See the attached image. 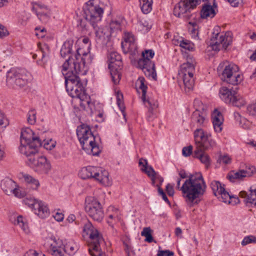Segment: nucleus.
I'll use <instances>...</instances> for the list:
<instances>
[{"label": "nucleus", "mask_w": 256, "mask_h": 256, "mask_svg": "<svg viewBox=\"0 0 256 256\" xmlns=\"http://www.w3.org/2000/svg\"><path fill=\"white\" fill-rule=\"evenodd\" d=\"M9 34L8 30L2 24H0V38H2L8 36Z\"/></svg>", "instance_id": "obj_61"}, {"label": "nucleus", "mask_w": 256, "mask_h": 256, "mask_svg": "<svg viewBox=\"0 0 256 256\" xmlns=\"http://www.w3.org/2000/svg\"><path fill=\"white\" fill-rule=\"evenodd\" d=\"M96 40L98 44H106L110 40V34L106 28H98L95 32Z\"/></svg>", "instance_id": "obj_24"}, {"label": "nucleus", "mask_w": 256, "mask_h": 256, "mask_svg": "<svg viewBox=\"0 0 256 256\" xmlns=\"http://www.w3.org/2000/svg\"><path fill=\"white\" fill-rule=\"evenodd\" d=\"M85 210L88 216L94 221L100 222L104 218L103 208L96 198L88 196L85 200Z\"/></svg>", "instance_id": "obj_11"}, {"label": "nucleus", "mask_w": 256, "mask_h": 256, "mask_svg": "<svg viewBox=\"0 0 256 256\" xmlns=\"http://www.w3.org/2000/svg\"><path fill=\"white\" fill-rule=\"evenodd\" d=\"M76 134L82 149L88 154L98 156L101 150L96 142V138L92 132L90 126L82 124L78 126Z\"/></svg>", "instance_id": "obj_5"}, {"label": "nucleus", "mask_w": 256, "mask_h": 256, "mask_svg": "<svg viewBox=\"0 0 256 256\" xmlns=\"http://www.w3.org/2000/svg\"><path fill=\"white\" fill-rule=\"evenodd\" d=\"M206 185L200 172H196L188 176L182 186L181 191L184 198L188 202L193 203L204 194Z\"/></svg>", "instance_id": "obj_2"}, {"label": "nucleus", "mask_w": 256, "mask_h": 256, "mask_svg": "<svg viewBox=\"0 0 256 256\" xmlns=\"http://www.w3.org/2000/svg\"><path fill=\"white\" fill-rule=\"evenodd\" d=\"M250 171L240 170L237 172L234 171L230 172L227 176V178L232 182H234L236 180H241L244 177L250 176L255 171L256 168L254 166L249 168Z\"/></svg>", "instance_id": "obj_22"}, {"label": "nucleus", "mask_w": 256, "mask_h": 256, "mask_svg": "<svg viewBox=\"0 0 256 256\" xmlns=\"http://www.w3.org/2000/svg\"><path fill=\"white\" fill-rule=\"evenodd\" d=\"M156 186L158 188V192L160 196H161L162 198V199L167 202H169V200L168 198H167L166 194L164 192L162 189L160 187L159 185H156Z\"/></svg>", "instance_id": "obj_62"}, {"label": "nucleus", "mask_w": 256, "mask_h": 256, "mask_svg": "<svg viewBox=\"0 0 256 256\" xmlns=\"http://www.w3.org/2000/svg\"><path fill=\"white\" fill-rule=\"evenodd\" d=\"M84 17L95 29L96 26V23L102 20L104 12L103 8L88 1L84 8Z\"/></svg>", "instance_id": "obj_14"}, {"label": "nucleus", "mask_w": 256, "mask_h": 256, "mask_svg": "<svg viewBox=\"0 0 256 256\" xmlns=\"http://www.w3.org/2000/svg\"><path fill=\"white\" fill-rule=\"evenodd\" d=\"M141 235L146 237L145 240L147 242H152L154 240L152 230L150 227L144 228L141 232Z\"/></svg>", "instance_id": "obj_45"}, {"label": "nucleus", "mask_w": 256, "mask_h": 256, "mask_svg": "<svg viewBox=\"0 0 256 256\" xmlns=\"http://www.w3.org/2000/svg\"><path fill=\"white\" fill-rule=\"evenodd\" d=\"M246 112L250 116H256V102L247 106Z\"/></svg>", "instance_id": "obj_50"}, {"label": "nucleus", "mask_w": 256, "mask_h": 256, "mask_svg": "<svg viewBox=\"0 0 256 256\" xmlns=\"http://www.w3.org/2000/svg\"><path fill=\"white\" fill-rule=\"evenodd\" d=\"M26 162L29 166L39 174H48L52 168L50 162L44 156L30 157Z\"/></svg>", "instance_id": "obj_15"}, {"label": "nucleus", "mask_w": 256, "mask_h": 256, "mask_svg": "<svg viewBox=\"0 0 256 256\" xmlns=\"http://www.w3.org/2000/svg\"><path fill=\"white\" fill-rule=\"evenodd\" d=\"M212 4H205L203 5L200 12L202 18H206L208 17L214 18L216 14L217 4L215 0H212Z\"/></svg>", "instance_id": "obj_26"}, {"label": "nucleus", "mask_w": 256, "mask_h": 256, "mask_svg": "<svg viewBox=\"0 0 256 256\" xmlns=\"http://www.w3.org/2000/svg\"><path fill=\"white\" fill-rule=\"evenodd\" d=\"M218 72L221 74V79L232 85H237L242 80V76L238 74V67L234 64L224 62L220 64L218 68Z\"/></svg>", "instance_id": "obj_6"}, {"label": "nucleus", "mask_w": 256, "mask_h": 256, "mask_svg": "<svg viewBox=\"0 0 256 256\" xmlns=\"http://www.w3.org/2000/svg\"><path fill=\"white\" fill-rule=\"evenodd\" d=\"M250 243H256V237L252 235L245 236L242 240L241 244L244 246Z\"/></svg>", "instance_id": "obj_49"}, {"label": "nucleus", "mask_w": 256, "mask_h": 256, "mask_svg": "<svg viewBox=\"0 0 256 256\" xmlns=\"http://www.w3.org/2000/svg\"><path fill=\"white\" fill-rule=\"evenodd\" d=\"M195 143L196 148L194 151V156L198 158L202 163L205 164L206 168H208L210 164V158L204 152L212 149L216 146L215 142L214 140V144L208 148H205V145L202 142Z\"/></svg>", "instance_id": "obj_18"}, {"label": "nucleus", "mask_w": 256, "mask_h": 256, "mask_svg": "<svg viewBox=\"0 0 256 256\" xmlns=\"http://www.w3.org/2000/svg\"><path fill=\"white\" fill-rule=\"evenodd\" d=\"M64 250L69 254H74L77 250V246L75 244H67L64 247Z\"/></svg>", "instance_id": "obj_48"}, {"label": "nucleus", "mask_w": 256, "mask_h": 256, "mask_svg": "<svg viewBox=\"0 0 256 256\" xmlns=\"http://www.w3.org/2000/svg\"><path fill=\"white\" fill-rule=\"evenodd\" d=\"M110 70V75L114 83L116 84H118L120 80L121 75L120 72V70L121 68L116 67L115 68H109Z\"/></svg>", "instance_id": "obj_43"}, {"label": "nucleus", "mask_w": 256, "mask_h": 256, "mask_svg": "<svg viewBox=\"0 0 256 256\" xmlns=\"http://www.w3.org/2000/svg\"><path fill=\"white\" fill-rule=\"evenodd\" d=\"M0 186L4 193L10 196L14 190V188L16 187V184L13 180L10 178H6L2 181Z\"/></svg>", "instance_id": "obj_30"}, {"label": "nucleus", "mask_w": 256, "mask_h": 256, "mask_svg": "<svg viewBox=\"0 0 256 256\" xmlns=\"http://www.w3.org/2000/svg\"><path fill=\"white\" fill-rule=\"evenodd\" d=\"M240 196L244 198V202L256 206V188L254 190H250L249 193L242 191L240 192Z\"/></svg>", "instance_id": "obj_33"}, {"label": "nucleus", "mask_w": 256, "mask_h": 256, "mask_svg": "<svg viewBox=\"0 0 256 256\" xmlns=\"http://www.w3.org/2000/svg\"><path fill=\"white\" fill-rule=\"evenodd\" d=\"M219 26L214 28V32H213V36L210 39V46L212 50L219 51L221 49L226 50L232 42V37L230 32H226L225 34L220 33Z\"/></svg>", "instance_id": "obj_12"}, {"label": "nucleus", "mask_w": 256, "mask_h": 256, "mask_svg": "<svg viewBox=\"0 0 256 256\" xmlns=\"http://www.w3.org/2000/svg\"><path fill=\"white\" fill-rule=\"evenodd\" d=\"M192 146L184 147L182 150V154L185 156H188L192 154Z\"/></svg>", "instance_id": "obj_59"}, {"label": "nucleus", "mask_w": 256, "mask_h": 256, "mask_svg": "<svg viewBox=\"0 0 256 256\" xmlns=\"http://www.w3.org/2000/svg\"><path fill=\"white\" fill-rule=\"evenodd\" d=\"M210 188L215 196H218L219 199L222 202L226 203H230V200L232 198L234 199V202L237 203L239 200L238 198H235L230 196L229 193L226 190L224 185L222 184L219 181L212 180L210 182Z\"/></svg>", "instance_id": "obj_16"}, {"label": "nucleus", "mask_w": 256, "mask_h": 256, "mask_svg": "<svg viewBox=\"0 0 256 256\" xmlns=\"http://www.w3.org/2000/svg\"><path fill=\"white\" fill-rule=\"evenodd\" d=\"M108 68H122V62L121 56L116 52H112L108 56Z\"/></svg>", "instance_id": "obj_29"}, {"label": "nucleus", "mask_w": 256, "mask_h": 256, "mask_svg": "<svg viewBox=\"0 0 256 256\" xmlns=\"http://www.w3.org/2000/svg\"><path fill=\"white\" fill-rule=\"evenodd\" d=\"M32 78L31 74L25 69L12 68L6 74V84L14 88H22Z\"/></svg>", "instance_id": "obj_7"}, {"label": "nucleus", "mask_w": 256, "mask_h": 256, "mask_svg": "<svg viewBox=\"0 0 256 256\" xmlns=\"http://www.w3.org/2000/svg\"><path fill=\"white\" fill-rule=\"evenodd\" d=\"M180 47L186 50H190L193 48L192 44L190 42L186 40H182L179 42Z\"/></svg>", "instance_id": "obj_51"}, {"label": "nucleus", "mask_w": 256, "mask_h": 256, "mask_svg": "<svg viewBox=\"0 0 256 256\" xmlns=\"http://www.w3.org/2000/svg\"><path fill=\"white\" fill-rule=\"evenodd\" d=\"M246 103L245 99L242 96L236 94L234 96L232 100V102L230 103V104L240 108L245 106Z\"/></svg>", "instance_id": "obj_38"}, {"label": "nucleus", "mask_w": 256, "mask_h": 256, "mask_svg": "<svg viewBox=\"0 0 256 256\" xmlns=\"http://www.w3.org/2000/svg\"><path fill=\"white\" fill-rule=\"evenodd\" d=\"M38 201V200H36L34 198H26L24 200V204L28 206L30 208H31L32 210L34 207V204Z\"/></svg>", "instance_id": "obj_54"}, {"label": "nucleus", "mask_w": 256, "mask_h": 256, "mask_svg": "<svg viewBox=\"0 0 256 256\" xmlns=\"http://www.w3.org/2000/svg\"><path fill=\"white\" fill-rule=\"evenodd\" d=\"M208 120L204 112L196 110L191 116V127L196 128L194 131L195 142H203L205 148H208L214 144V140L210 134L204 133L202 128L206 126Z\"/></svg>", "instance_id": "obj_3"}, {"label": "nucleus", "mask_w": 256, "mask_h": 256, "mask_svg": "<svg viewBox=\"0 0 256 256\" xmlns=\"http://www.w3.org/2000/svg\"><path fill=\"white\" fill-rule=\"evenodd\" d=\"M82 49L80 48H76V46H74V42L72 40H68L65 42L60 50V54L62 57L65 58L66 56L70 54L68 60L64 63L62 66V74H63L64 66L68 62V66L66 68V72H68L70 70L74 72L75 73L76 70L73 68L74 63L76 61H78V63L82 64L84 61H87L88 58L89 56H87V55H89L92 58V62L93 60V56L90 53H82Z\"/></svg>", "instance_id": "obj_4"}, {"label": "nucleus", "mask_w": 256, "mask_h": 256, "mask_svg": "<svg viewBox=\"0 0 256 256\" xmlns=\"http://www.w3.org/2000/svg\"><path fill=\"white\" fill-rule=\"evenodd\" d=\"M139 166L140 167V170L143 171L146 170V168L148 166V162L146 160L140 158L139 160Z\"/></svg>", "instance_id": "obj_64"}, {"label": "nucleus", "mask_w": 256, "mask_h": 256, "mask_svg": "<svg viewBox=\"0 0 256 256\" xmlns=\"http://www.w3.org/2000/svg\"><path fill=\"white\" fill-rule=\"evenodd\" d=\"M244 0H228L232 6L238 7L243 4Z\"/></svg>", "instance_id": "obj_63"}, {"label": "nucleus", "mask_w": 256, "mask_h": 256, "mask_svg": "<svg viewBox=\"0 0 256 256\" xmlns=\"http://www.w3.org/2000/svg\"><path fill=\"white\" fill-rule=\"evenodd\" d=\"M40 52L42 54V62L39 63L40 64H42L46 62L49 58L50 55V48L48 44H44L40 48Z\"/></svg>", "instance_id": "obj_40"}, {"label": "nucleus", "mask_w": 256, "mask_h": 256, "mask_svg": "<svg viewBox=\"0 0 256 256\" xmlns=\"http://www.w3.org/2000/svg\"><path fill=\"white\" fill-rule=\"evenodd\" d=\"M200 0H181L174 7V14L181 18L187 20L192 14L191 11L196 8Z\"/></svg>", "instance_id": "obj_13"}, {"label": "nucleus", "mask_w": 256, "mask_h": 256, "mask_svg": "<svg viewBox=\"0 0 256 256\" xmlns=\"http://www.w3.org/2000/svg\"><path fill=\"white\" fill-rule=\"evenodd\" d=\"M36 112L35 110H30L27 114V120L28 124H34L36 122Z\"/></svg>", "instance_id": "obj_47"}, {"label": "nucleus", "mask_w": 256, "mask_h": 256, "mask_svg": "<svg viewBox=\"0 0 256 256\" xmlns=\"http://www.w3.org/2000/svg\"><path fill=\"white\" fill-rule=\"evenodd\" d=\"M236 94V90L226 86H222L219 90L220 98L224 102L228 104L232 102V100Z\"/></svg>", "instance_id": "obj_25"}, {"label": "nucleus", "mask_w": 256, "mask_h": 256, "mask_svg": "<svg viewBox=\"0 0 256 256\" xmlns=\"http://www.w3.org/2000/svg\"><path fill=\"white\" fill-rule=\"evenodd\" d=\"M14 225L18 226L26 233H28L29 228L27 222L22 216H18L12 222Z\"/></svg>", "instance_id": "obj_37"}, {"label": "nucleus", "mask_w": 256, "mask_h": 256, "mask_svg": "<svg viewBox=\"0 0 256 256\" xmlns=\"http://www.w3.org/2000/svg\"><path fill=\"white\" fill-rule=\"evenodd\" d=\"M51 254L54 256H62L63 255L62 249L60 247L51 244Z\"/></svg>", "instance_id": "obj_52"}, {"label": "nucleus", "mask_w": 256, "mask_h": 256, "mask_svg": "<svg viewBox=\"0 0 256 256\" xmlns=\"http://www.w3.org/2000/svg\"><path fill=\"white\" fill-rule=\"evenodd\" d=\"M196 64L195 60L190 58H188L186 62L180 66L178 76L179 78L183 81L186 92H188L193 89L194 84V74L195 72Z\"/></svg>", "instance_id": "obj_8"}, {"label": "nucleus", "mask_w": 256, "mask_h": 256, "mask_svg": "<svg viewBox=\"0 0 256 256\" xmlns=\"http://www.w3.org/2000/svg\"><path fill=\"white\" fill-rule=\"evenodd\" d=\"M142 172H144L150 178L156 174V172L151 166H148L146 170H144Z\"/></svg>", "instance_id": "obj_57"}, {"label": "nucleus", "mask_w": 256, "mask_h": 256, "mask_svg": "<svg viewBox=\"0 0 256 256\" xmlns=\"http://www.w3.org/2000/svg\"><path fill=\"white\" fill-rule=\"evenodd\" d=\"M32 10L37 16L38 18L43 23L48 22L51 16V10L46 6L36 2L32 3Z\"/></svg>", "instance_id": "obj_17"}, {"label": "nucleus", "mask_w": 256, "mask_h": 256, "mask_svg": "<svg viewBox=\"0 0 256 256\" xmlns=\"http://www.w3.org/2000/svg\"><path fill=\"white\" fill-rule=\"evenodd\" d=\"M36 140L42 141L38 136H34V132L30 128H22L21 131L20 142L22 144L34 142L35 143Z\"/></svg>", "instance_id": "obj_23"}, {"label": "nucleus", "mask_w": 256, "mask_h": 256, "mask_svg": "<svg viewBox=\"0 0 256 256\" xmlns=\"http://www.w3.org/2000/svg\"><path fill=\"white\" fill-rule=\"evenodd\" d=\"M87 56H89L87 61H84L82 64L78 63V61L74 63L73 68L76 70L75 73L72 70L66 72L68 63L66 62L64 64L63 75L65 79L66 88L71 97L80 100V107L82 110L86 111L90 116L95 114L102 118L104 114L102 104L100 103L95 104L91 102L90 97L86 92L85 88L87 80H82L79 76L80 73L85 74L88 70V66L92 63V58L89 55H87Z\"/></svg>", "instance_id": "obj_1"}, {"label": "nucleus", "mask_w": 256, "mask_h": 256, "mask_svg": "<svg viewBox=\"0 0 256 256\" xmlns=\"http://www.w3.org/2000/svg\"><path fill=\"white\" fill-rule=\"evenodd\" d=\"M220 163L226 164H229L231 162V158L228 155L220 156L218 160Z\"/></svg>", "instance_id": "obj_55"}, {"label": "nucleus", "mask_w": 256, "mask_h": 256, "mask_svg": "<svg viewBox=\"0 0 256 256\" xmlns=\"http://www.w3.org/2000/svg\"><path fill=\"white\" fill-rule=\"evenodd\" d=\"M20 145L19 146L20 152L27 158L28 160L30 157H34L35 154L38 152V148L40 147L42 144H44V148L48 150H52L56 146V142L52 141V140H44L43 142L42 141H35V143L34 142H28L22 144V142H20Z\"/></svg>", "instance_id": "obj_10"}, {"label": "nucleus", "mask_w": 256, "mask_h": 256, "mask_svg": "<svg viewBox=\"0 0 256 256\" xmlns=\"http://www.w3.org/2000/svg\"><path fill=\"white\" fill-rule=\"evenodd\" d=\"M32 210L35 214L42 218L48 217L50 214L49 210L46 204L38 200L35 204Z\"/></svg>", "instance_id": "obj_28"}, {"label": "nucleus", "mask_w": 256, "mask_h": 256, "mask_svg": "<svg viewBox=\"0 0 256 256\" xmlns=\"http://www.w3.org/2000/svg\"><path fill=\"white\" fill-rule=\"evenodd\" d=\"M164 254H166V256H173L174 252L169 250H159L157 256H164Z\"/></svg>", "instance_id": "obj_60"}, {"label": "nucleus", "mask_w": 256, "mask_h": 256, "mask_svg": "<svg viewBox=\"0 0 256 256\" xmlns=\"http://www.w3.org/2000/svg\"><path fill=\"white\" fill-rule=\"evenodd\" d=\"M94 179L104 186H108L112 184V180L109 178L108 172L101 168H100L98 175L96 176Z\"/></svg>", "instance_id": "obj_31"}, {"label": "nucleus", "mask_w": 256, "mask_h": 256, "mask_svg": "<svg viewBox=\"0 0 256 256\" xmlns=\"http://www.w3.org/2000/svg\"><path fill=\"white\" fill-rule=\"evenodd\" d=\"M109 209L112 210H114V212L113 214H110L108 215V220H107L108 224L110 226H112L113 222H116L120 220V217L119 216L120 212L118 209L114 208L113 206H110Z\"/></svg>", "instance_id": "obj_39"}, {"label": "nucleus", "mask_w": 256, "mask_h": 256, "mask_svg": "<svg viewBox=\"0 0 256 256\" xmlns=\"http://www.w3.org/2000/svg\"><path fill=\"white\" fill-rule=\"evenodd\" d=\"M88 21L86 19L85 20H80L78 22V28L82 34H86L88 32Z\"/></svg>", "instance_id": "obj_44"}, {"label": "nucleus", "mask_w": 256, "mask_h": 256, "mask_svg": "<svg viewBox=\"0 0 256 256\" xmlns=\"http://www.w3.org/2000/svg\"><path fill=\"white\" fill-rule=\"evenodd\" d=\"M122 42V48L124 53L134 54L137 50V46L134 34L129 32H125Z\"/></svg>", "instance_id": "obj_19"}, {"label": "nucleus", "mask_w": 256, "mask_h": 256, "mask_svg": "<svg viewBox=\"0 0 256 256\" xmlns=\"http://www.w3.org/2000/svg\"><path fill=\"white\" fill-rule=\"evenodd\" d=\"M124 22V19L121 16L112 20L110 24V28L112 32L121 31Z\"/></svg>", "instance_id": "obj_34"}, {"label": "nucleus", "mask_w": 256, "mask_h": 256, "mask_svg": "<svg viewBox=\"0 0 256 256\" xmlns=\"http://www.w3.org/2000/svg\"><path fill=\"white\" fill-rule=\"evenodd\" d=\"M141 10L144 14H147L152 10V0H140Z\"/></svg>", "instance_id": "obj_41"}, {"label": "nucleus", "mask_w": 256, "mask_h": 256, "mask_svg": "<svg viewBox=\"0 0 256 256\" xmlns=\"http://www.w3.org/2000/svg\"><path fill=\"white\" fill-rule=\"evenodd\" d=\"M154 56V52L152 50H145L142 52V58L138 60V65L142 70L147 78L156 80L157 76L154 63L150 60Z\"/></svg>", "instance_id": "obj_9"}, {"label": "nucleus", "mask_w": 256, "mask_h": 256, "mask_svg": "<svg viewBox=\"0 0 256 256\" xmlns=\"http://www.w3.org/2000/svg\"><path fill=\"white\" fill-rule=\"evenodd\" d=\"M145 79L144 77H140L136 82V86L142 91V99L144 104L148 98L146 97L147 86L144 84Z\"/></svg>", "instance_id": "obj_36"}, {"label": "nucleus", "mask_w": 256, "mask_h": 256, "mask_svg": "<svg viewBox=\"0 0 256 256\" xmlns=\"http://www.w3.org/2000/svg\"><path fill=\"white\" fill-rule=\"evenodd\" d=\"M120 97L122 98V94H121L120 96L118 94V95L117 98H116V104H117L118 106L119 107L120 110L122 112V114L124 116H125V114H124L125 106H124V104L122 102L121 100Z\"/></svg>", "instance_id": "obj_53"}, {"label": "nucleus", "mask_w": 256, "mask_h": 256, "mask_svg": "<svg viewBox=\"0 0 256 256\" xmlns=\"http://www.w3.org/2000/svg\"><path fill=\"white\" fill-rule=\"evenodd\" d=\"M188 31L191 36L194 39L198 38V26L196 22H189Z\"/></svg>", "instance_id": "obj_42"}, {"label": "nucleus", "mask_w": 256, "mask_h": 256, "mask_svg": "<svg viewBox=\"0 0 256 256\" xmlns=\"http://www.w3.org/2000/svg\"><path fill=\"white\" fill-rule=\"evenodd\" d=\"M24 178L28 188H30L32 190H36L40 186L38 180L31 176L26 174L24 175Z\"/></svg>", "instance_id": "obj_35"}, {"label": "nucleus", "mask_w": 256, "mask_h": 256, "mask_svg": "<svg viewBox=\"0 0 256 256\" xmlns=\"http://www.w3.org/2000/svg\"><path fill=\"white\" fill-rule=\"evenodd\" d=\"M12 194H14L16 197L22 198L26 196V192L16 187Z\"/></svg>", "instance_id": "obj_56"}, {"label": "nucleus", "mask_w": 256, "mask_h": 256, "mask_svg": "<svg viewBox=\"0 0 256 256\" xmlns=\"http://www.w3.org/2000/svg\"><path fill=\"white\" fill-rule=\"evenodd\" d=\"M100 171V168L91 166L90 172V178H94L96 176L98 175V172Z\"/></svg>", "instance_id": "obj_58"}, {"label": "nucleus", "mask_w": 256, "mask_h": 256, "mask_svg": "<svg viewBox=\"0 0 256 256\" xmlns=\"http://www.w3.org/2000/svg\"><path fill=\"white\" fill-rule=\"evenodd\" d=\"M83 236H88L90 238L89 242H92L99 240H102V238L98 230L94 228L90 221L84 224L83 227Z\"/></svg>", "instance_id": "obj_20"}, {"label": "nucleus", "mask_w": 256, "mask_h": 256, "mask_svg": "<svg viewBox=\"0 0 256 256\" xmlns=\"http://www.w3.org/2000/svg\"><path fill=\"white\" fill-rule=\"evenodd\" d=\"M212 120L215 132H221L222 129L224 122V118L222 113L217 110H214L212 114Z\"/></svg>", "instance_id": "obj_27"}, {"label": "nucleus", "mask_w": 256, "mask_h": 256, "mask_svg": "<svg viewBox=\"0 0 256 256\" xmlns=\"http://www.w3.org/2000/svg\"><path fill=\"white\" fill-rule=\"evenodd\" d=\"M91 166L82 168L78 172V175L82 179H87L90 178Z\"/></svg>", "instance_id": "obj_46"}, {"label": "nucleus", "mask_w": 256, "mask_h": 256, "mask_svg": "<svg viewBox=\"0 0 256 256\" xmlns=\"http://www.w3.org/2000/svg\"><path fill=\"white\" fill-rule=\"evenodd\" d=\"M102 241L99 240L92 242H88V252L91 256H101L102 252L100 248V243Z\"/></svg>", "instance_id": "obj_32"}, {"label": "nucleus", "mask_w": 256, "mask_h": 256, "mask_svg": "<svg viewBox=\"0 0 256 256\" xmlns=\"http://www.w3.org/2000/svg\"><path fill=\"white\" fill-rule=\"evenodd\" d=\"M144 104L148 108V111L146 113V120L149 122H152L156 117V110L158 107V102L157 100L148 97L146 100V104Z\"/></svg>", "instance_id": "obj_21"}]
</instances>
